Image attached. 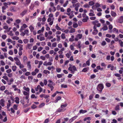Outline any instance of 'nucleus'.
<instances>
[{
	"label": "nucleus",
	"mask_w": 123,
	"mask_h": 123,
	"mask_svg": "<svg viewBox=\"0 0 123 123\" xmlns=\"http://www.w3.org/2000/svg\"><path fill=\"white\" fill-rule=\"evenodd\" d=\"M30 61L28 62L27 63V67L28 68H29L30 69H31V65L30 64Z\"/></svg>",
	"instance_id": "f8f14e48"
},
{
	"label": "nucleus",
	"mask_w": 123,
	"mask_h": 123,
	"mask_svg": "<svg viewBox=\"0 0 123 123\" xmlns=\"http://www.w3.org/2000/svg\"><path fill=\"white\" fill-rule=\"evenodd\" d=\"M89 18L88 17H86V18H83L82 20V21L83 22H86L87 21L88 19Z\"/></svg>",
	"instance_id": "9b49d317"
},
{
	"label": "nucleus",
	"mask_w": 123,
	"mask_h": 123,
	"mask_svg": "<svg viewBox=\"0 0 123 123\" xmlns=\"http://www.w3.org/2000/svg\"><path fill=\"white\" fill-rule=\"evenodd\" d=\"M77 116H76L72 118L69 120V122L70 123H71L74 120L77 118Z\"/></svg>",
	"instance_id": "423d86ee"
},
{
	"label": "nucleus",
	"mask_w": 123,
	"mask_h": 123,
	"mask_svg": "<svg viewBox=\"0 0 123 123\" xmlns=\"http://www.w3.org/2000/svg\"><path fill=\"white\" fill-rule=\"evenodd\" d=\"M73 26L74 28H76L78 27V25L77 24L75 23H74L73 24Z\"/></svg>",
	"instance_id": "c756f323"
},
{
	"label": "nucleus",
	"mask_w": 123,
	"mask_h": 123,
	"mask_svg": "<svg viewBox=\"0 0 123 123\" xmlns=\"http://www.w3.org/2000/svg\"><path fill=\"white\" fill-rule=\"evenodd\" d=\"M27 12V10H24L20 14V15L22 16H24L26 13Z\"/></svg>",
	"instance_id": "6e6552de"
},
{
	"label": "nucleus",
	"mask_w": 123,
	"mask_h": 123,
	"mask_svg": "<svg viewBox=\"0 0 123 123\" xmlns=\"http://www.w3.org/2000/svg\"><path fill=\"white\" fill-rule=\"evenodd\" d=\"M12 38L13 40H18L19 39V38L18 37H17L16 36H14L12 37Z\"/></svg>",
	"instance_id": "7c9ffc66"
},
{
	"label": "nucleus",
	"mask_w": 123,
	"mask_h": 123,
	"mask_svg": "<svg viewBox=\"0 0 123 123\" xmlns=\"http://www.w3.org/2000/svg\"><path fill=\"white\" fill-rule=\"evenodd\" d=\"M25 28L22 26L21 27L20 29L19 30V31L20 32H22L23 30H24Z\"/></svg>",
	"instance_id": "49530a36"
},
{
	"label": "nucleus",
	"mask_w": 123,
	"mask_h": 123,
	"mask_svg": "<svg viewBox=\"0 0 123 123\" xmlns=\"http://www.w3.org/2000/svg\"><path fill=\"white\" fill-rule=\"evenodd\" d=\"M34 7V5L33 4H31V6H30V9L32 10L33 8Z\"/></svg>",
	"instance_id": "c9c22d12"
},
{
	"label": "nucleus",
	"mask_w": 123,
	"mask_h": 123,
	"mask_svg": "<svg viewBox=\"0 0 123 123\" xmlns=\"http://www.w3.org/2000/svg\"><path fill=\"white\" fill-rule=\"evenodd\" d=\"M66 110V109L63 108L62 109L59 108L57 109L56 112H63Z\"/></svg>",
	"instance_id": "20e7f679"
},
{
	"label": "nucleus",
	"mask_w": 123,
	"mask_h": 123,
	"mask_svg": "<svg viewBox=\"0 0 123 123\" xmlns=\"http://www.w3.org/2000/svg\"><path fill=\"white\" fill-rule=\"evenodd\" d=\"M4 99H2L0 100V104L2 106H4Z\"/></svg>",
	"instance_id": "0eeeda50"
},
{
	"label": "nucleus",
	"mask_w": 123,
	"mask_h": 123,
	"mask_svg": "<svg viewBox=\"0 0 123 123\" xmlns=\"http://www.w3.org/2000/svg\"><path fill=\"white\" fill-rule=\"evenodd\" d=\"M123 16H121L118 19V22L120 23H123Z\"/></svg>",
	"instance_id": "39448f33"
},
{
	"label": "nucleus",
	"mask_w": 123,
	"mask_h": 123,
	"mask_svg": "<svg viewBox=\"0 0 123 123\" xmlns=\"http://www.w3.org/2000/svg\"><path fill=\"white\" fill-rule=\"evenodd\" d=\"M91 119L90 118V117H86L85 118L84 120V121H86L87 120H90Z\"/></svg>",
	"instance_id": "e433bc0d"
},
{
	"label": "nucleus",
	"mask_w": 123,
	"mask_h": 123,
	"mask_svg": "<svg viewBox=\"0 0 123 123\" xmlns=\"http://www.w3.org/2000/svg\"><path fill=\"white\" fill-rule=\"evenodd\" d=\"M12 71V70L10 69H9L6 71V72L7 73L9 74Z\"/></svg>",
	"instance_id": "603ef678"
},
{
	"label": "nucleus",
	"mask_w": 123,
	"mask_h": 123,
	"mask_svg": "<svg viewBox=\"0 0 123 123\" xmlns=\"http://www.w3.org/2000/svg\"><path fill=\"white\" fill-rule=\"evenodd\" d=\"M23 41L26 44L28 42L29 40L27 39H25L23 40Z\"/></svg>",
	"instance_id": "a19ab883"
},
{
	"label": "nucleus",
	"mask_w": 123,
	"mask_h": 123,
	"mask_svg": "<svg viewBox=\"0 0 123 123\" xmlns=\"http://www.w3.org/2000/svg\"><path fill=\"white\" fill-rule=\"evenodd\" d=\"M56 37L57 38V41H60V36L59 35H57Z\"/></svg>",
	"instance_id": "09e8293b"
},
{
	"label": "nucleus",
	"mask_w": 123,
	"mask_h": 123,
	"mask_svg": "<svg viewBox=\"0 0 123 123\" xmlns=\"http://www.w3.org/2000/svg\"><path fill=\"white\" fill-rule=\"evenodd\" d=\"M5 89V86H1L0 88V90L2 91L4 90Z\"/></svg>",
	"instance_id": "79ce46f5"
},
{
	"label": "nucleus",
	"mask_w": 123,
	"mask_h": 123,
	"mask_svg": "<svg viewBox=\"0 0 123 123\" xmlns=\"http://www.w3.org/2000/svg\"><path fill=\"white\" fill-rule=\"evenodd\" d=\"M61 97L60 96H58L56 98V99L55 100V102H57L58 100H59L61 99Z\"/></svg>",
	"instance_id": "4be33fe9"
},
{
	"label": "nucleus",
	"mask_w": 123,
	"mask_h": 123,
	"mask_svg": "<svg viewBox=\"0 0 123 123\" xmlns=\"http://www.w3.org/2000/svg\"><path fill=\"white\" fill-rule=\"evenodd\" d=\"M104 88V86L103 84H99L97 86V90L101 93L103 89Z\"/></svg>",
	"instance_id": "f257e3e1"
},
{
	"label": "nucleus",
	"mask_w": 123,
	"mask_h": 123,
	"mask_svg": "<svg viewBox=\"0 0 123 123\" xmlns=\"http://www.w3.org/2000/svg\"><path fill=\"white\" fill-rule=\"evenodd\" d=\"M28 48L29 49H31V47L32 46V43H30L29 44H28Z\"/></svg>",
	"instance_id": "bb28decb"
},
{
	"label": "nucleus",
	"mask_w": 123,
	"mask_h": 123,
	"mask_svg": "<svg viewBox=\"0 0 123 123\" xmlns=\"http://www.w3.org/2000/svg\"><path fill=\"white\" fill-rule=\"evenodd\" d=\"M68 69L69 71H71V73L72 74H74V71L72 70V68L71 67H70L68 68Z\"/></svg>",
	"instance_id": "9d476101"
},
{
	"label": "nucleus",
	"mask_w": 123,
	"mask_h": 123,
	"mask_svg": "<svg viewBox=\"0 0 123 123\" xmlns=\"http://www.w3.org/2000/svg\"><path fill=\"white\" fill-rule=\"evenodd\" d=\"M45 38L44 37H40L39 40L40 41H42V40H45Z\"/></svg>",
	"instance_id": "052dcab7"
},
{
	"label": "nucleus",
	"mask_w": 123,
	"mask_h": 123,
	"mask_svg": "<svg viewBox=\"0 0 123 123\" xmlns=\"http://www.w3.org/2000/svg\"><path fill=\"white\" fill-rule=\"evenodd\" d=\"M15 22L19 24L20 22L21 21L19 19H17L16 20Z\"/></svg>",
	"instance_id": "e2e57ef3"
},
{
	"label": "nucleus",
	"mask_w": 123,
	"mask_h": 123,
	"mask_svg": "<svg viewBox=\"0 0 123 123\" xmlns=\"http://www.w3.org/2000/svg\"><path fill=\"white\" fill-rule=\"evenodd\" d=\"M96 7L97 8L98 7H99L100 6V5L98 3H96V4L95 5Z\"/></svg>",
	"instance_id": "69168bd1"
},
{
	"label": "nucleus",
	"mask_w": 123,
	"mask_h": 123,
	"mask_svg": "<svg viewBox=\"0 0 123 123\" xmlns=\"http://www.w3.org/2000/svg\"><path fill=\"white\" fill-rule=\"evenodd\" d=\"M31 1V0H26L25 1L26 3L25 5H28L30 3Z\"/></svg>",
	"instance_id": "412c9836"
},
{
	"label": "nucleus",
	"mask_w": 123,
	"mask_h": 123,
	"mask_svg": "<svg viewBox=\"0 0 123 123\" xmlns=\"http://www.w3.org/2000/svg\"><path fill=\"white\" fill-rule=\"evenodd\" d=\"M67 105V104L65 105H62L61 106V107L62 108H63L66 107Z\"/></svg>",
	"instance_id": "5fc2aeb1"
},
{
	"label": "nucleus",
	"mask_w": 123,
	"mask_h": 123,
	"mask_svg": "<svg viewBox=\"0 0 123 123\" xmlns=\"http://www.w3.org/2000/svg\"><path fill=\"white\" fill-rule=\"evenodd\" d=\"M43 73L46 74H49L50 73V72L49 71L46 70H44L43 71Z\"/></svg>",
	"instance_id": "6ab92c4d"
},
{
	"label": "nucleus",
	"mask_w": 123,
	"mask_h": 123,
	"mask_svg": "<svg viewBox=\"0 0 123 123\" xmlns=\"http://www.w3.org/2000/svg\"><path fill=\"white\" fill-rule=\"evenodd\" d=\"M14 90L15 91H17L19 93H20L21 92V91H20V90L19 89H17V88H15L14 89Z\"/></svg>",
	"instance_id": "6e6d98bb"
},
{
	"label": "nucleus",
	"mask_w": 123,
	"mask_h": 123,
	"mask_svg": "<svg viewBox=\"0 0 123 123\" xmlns=\"http://www.w3.org/2000/svg\"><path fill=\"white\" fill-rule=\"evenodd\" d=\"M8 103L7 104V108H9L11 105V102L10 100H9L8 101Z\"/></svg>",
	"instance_id": "a878e982"
},
{
	"label": "nucleus",
	"mask_w": 123,
	"mask_h": 123,
	"mask_svg": "<svg viewBox=\"0 0 123 123\" xmlns=\"http://www.w3.org/2000/svg\"><path fill=\"white\" fill-rule=\"evenodd\" d=\"M75 31V29L74 28H71L69 31L70 33H73Z\"/></svg>",
	"instance_id": "393cba45"
},
{
	"label": "nucleus",
	"mask_w": 123,
	"mask_h": 123,
	"mask_svg": "<svg viewBox=\"0 0 123 123\" xmlns=\"http://www.w3.org/2000/svg\"><path fill=\"white\" fill-rule=\"evenodd\" d=\"M45 104L44 103H42L39 106V108H41L45 105Z\"/></svg>",
	"instance_id": "864d4df0"
},
{
	"label": "nucleus",
	"mask_w": 123,
	"mask_h": 123,
	"mask_svg": "<svg viewBox=\"0 0 123 123\" xmlns=\"http://www.w3.org/2000/svg\"><path fill=\"white\" fill-rule=\"evenodd\" d=\"M106 86L107 87H110L111 86V84L110 83H106Z\"/></svg>",
	"instance_id": "0e129e2a"
},
{
	"label": "nucleus",
	"mask_w": 123,
	"mask_h": 123,
	"mask_svg": "<svg viewBox=\"0 0 123 123\" xmlns=\"http://www.w3.org/2000/svg\"><path fill=\"white\" fill-rule=\"evenodd\" d=\"M48 86L49 87L51 88V91H52L54 89V87L52 85V84H49Z\"/></svg>",
	"instance_id": "2eb2a0df"
},
{
	"label": "nucleus",
	"mask_w": 123,
	"mask_h": 123,
	"mask_svg": "<svg viewBox=\"0 0 123 123\" xmlns=\"http://www.w3.org/2000/svg\"><path fill=\"white\" fill-rule=\"evenodd\" d=\"M111 16L113 17H115L116 15V14L115 12L111 11Z\"/></svg>",
	"instance_id": "ddd939ff"
},
{
	"label": "nucleus",
	"mask_w": 123,
	"mask_h": 123,
	"mask_svg": "<svg viewBox=\"0 0 123 123\" xmlns=\"http://www.w3.org/2000/svg\"><path fill=\"white\" fill-rule=\"evenodd\" d=\"M87 68H84L82 71V72H86L87 70Z\"/></svg>",
	"instance_id": "8fccbe9b"
},
{
	"label": "nucleus",
	"mask_w": 123,
	"mask_h": 123,
	"mask_svg": "<svg viewBox=\"0 0 123 123\" xmlns=\"http://www.w3.org/2000/svg\"><path fill=\"white\" fill-rule=\"evenodd\" d=\"M17 68V67L15 66H13L12 67V69L13 71H15Z\"/></svg>",
	"instance_id": "f3484780"
},
{
	"label": "nucleus",
	"mask_w": 123,
	"mask_h": 123,
	"mask_svg": "<svg viewBox=\"0 0 123 123\" xmlns=\"http://www.w3.org/2000/svg\"><path fill=\"white\" fill-rule=\"evenodd\" d=\"M40 58L41 59H42L43 60H45V57L41 56H40Z\"/></svg>",
	"instance_id": "bf43d9fd"
},
{
	"label": "nucleus",
	"mask_w": 123,
	"mask_h": 123,
	"mask_svg": "<svg viewBox=\"0 0 123 123\" xmlns=\"http://www.w3.org/2000/svg\"><path fill=\"white\" fill-rule=\"evenodd\" d=\"M98 21L97 20H96L95 21H93L92 22V24H93L94 25V26H95V25H96V24L98 23Z\"/></svg>",
	"instance_id": "b1692460"
},
{
	"label": "nucleus",
	"mask_w": 123,
	"mask_h": 123,
	"mask_svg": "<svg viewBox=\"0 0 123 123\" xmlns=\"http://www.w3.org/2000/svg\"><path fill=\"white\" fill-rule=\"evenodd\" d=\"M108 29V27L106 25H105L102 28V29L104 31L106 30H107Z\"/></svg>",
	"instance_id": "1a4fd4ad"
},
{
	"label": "nucleus",
	"mask_w": 123,
	"mask_h": 123,
	"mask_svg": "<svg viewBox=\"0 0 123 123\" xmlns=\"http://www.w3.org/2000/svg\"><path fill=\"white\" fill-rule=\"evenodd\" d=\"M10 10L12 12H15L17 11L16 8L15 7H10Z\"/></svg>",
	"instance_id": "7ed1b4c3"
},
{
	"label": "nucleus",
	"mask_w": 123,
	"mask_h": 123,
	"mask_svg": "<svg viewBox=\"0 0 123 123\" xmlns=\"http://www.w3.org/2000/svg\"><path fill=\"white\" fill-rule=\"evenodd\" d=\"M61 87L62 88H67V86L66 85L62 84L61 85Z\"/></svg>",
	"instance_id": "2f4dec72"
},
{
	"label": "nucleus",
	"mask_w": 123,
	"mask_h": 123,
	"mask_svg": "<svg viewBox=\"0 0 123 123\" xmlns=\"http://www.w3.org/2000/svg\"><path fill=\"white\" fill-rule=\"evenodd\" d=\"M113 32H114V31H116L117 33H118V30L115 28H114L113 29Z\"/></svg>",
	"instance_id": "c03bdc74"
},
{
	"label": "nucleus",
	"mask_w": 123,
	"mask_h": 123,
	"mask_svg": "<svg viewBox=\"0 0 123 123\" xmlns=\"http://www.w3.org/2000/svg\"><path fill=\"white\" fill-rule=\"evenodd\" d=\"M0 63L1 65L2 66L5 65V62L2 60H1L0 61Z\"/></svg>",
	"instance_id": "4d7b16f0"
},
{
	"label": "nucleus",
	"mask_w": 123,
	"mask_h": 123,
	"mask_svg": "<svg viewBox=\"0 0 123 123\" xmlns=\"http://www.w3.org/2000/svg\"><path fill=\"white\" fill-rule=\"evenodd\" d=\"M55 28L57 30H61V28L58 26V24H57L55 26Z\"/></svg>",
	"instance_id": "a211bd4d"
},
{
	"label": "nucleus",
	"mask_w": 123,
	"mask_h": 123,
	"mask_svg": "<svg viewBox=\"0 0 123 123\" xmlns=\"http://www.w3.org/2000/svg\"><path fill=\"white\" fill-rule=\"evenodd\" d=\"M82 35L80 34H79L76 36V37L78 38L79 39L81 38L82 37Z\"/></svg>",
	"instance_id": "4468645a"
},
{
	"label": "nucleus",
	"mask_w": 123,
	"mask_h": 123,
	"mask_svg": "<svg viewBox=\"0 0 123 123\" xmlns=\"http://www.w3.org/2000/svg\"><path fill=\"white\" fill-rule=\"evenodd\" d=\"M96 76L95 75L93 74L90 76V78L91 79H93L95 78Z\"/></svg>",
	"instance_id": "58836bf2"
},
{
	"label": "nucleus",
	"mask_w": 123,
	"mask_h": 123,
	"mask_svg": "<svg viewBox=\"0 0 123 123\" xmlns=\"http://www.w3.org/2000/svg\"><path fill=\"white\" fill-rule=\"evenodd\" d=\"M29 28L30 29V31L31 32L33 31V30L34 29V27L33 26H32V25L30 26L29 27Z\"/></svg>",
	"instance_id": "72a5a7b5"
},
{
	"label": "nucleus",
	"mask_w": 123,
	"mask_h": 123,
	"mask_svg": "<svg viewBox=\"0 0 123 123\" xmlns=\"http://www.w3.org/2000/svg\"><path fill=\"white\" fill-rule=\"evenodd\" d=\"M119 42L120 46L122 47H123V42L121 41H119Z\"/></svg>",
	"instance_id": "338daca9"
},
{
	"label": "nucleus",
	"mask_w": 123,
	"mask_h": 123,
	"mask_svg": "<svg viewBox=\"0 0 123 123\" xmlns=\"http://www.w3.org/2000/svg\"><path fill=\"white\" fill-rule=\"evenodd\" d=\"M101 26V24L100 23H98L96 24V25H95V26H95L96 27V28L97 27H99Z\"/></svg>",
	"instance_id": "37998d69"
},
{
	"label": "nucleus",
	"mask_w": 123,
	"mask_h": 123,
	"mask_svg": "<svg viewBox=\"0 0 123 123\" xmlns=\"http://www.w3.org/2000/svg\"><path fill=\"white\" fill-rule=\"evenodd\" d=\"M72 68V69H73L74 71H76L77 70L75 66H73Z\"/></svg>",
	"instance_id": "680f3d73"
},
{
	"label": "nucleus",
	"mask_w": 123,
	"mask_h": 123,
	"mask_svg": "<svg viewBox=\"0 0 123 123\" xmlns=\"http://www.w3.org/2000/svg\"><path fill=\"white\" fill-rule=\"evenodd\" d=\"M106 44V42L104 41H103L101 43V45L102 46H104Z\"/></svg>",
	"instance_id": "ea45409f"
},
{
	"label": "nucleus",
	"mask_w": 123,
	"mask_h": 123,
	"mask_svg": "<svg viewBox=\"0 0 123 123\" xmlns=\"http://www.w3.org/2000/svg\"><path fill=\"white\" fill-rule=\"evenodd\" d=\"M108 27L109 29L111 30L113 28V26L111 25L110 24L109 25Z\"/></svg>",
	"instance_id": "a18cd8bd"
},
{
	"label": "nucleus",
	"mask_w": 123,
	"mask_h": 123,
	"mask_svg": "<svg viewBox=\"0 0 123 123\" xmlns=\"http://www.w3.org/2000/svg\"><path fill=\"white\" fill-rule=\"evenodd\" d=\"M93 29L94 30L93 32H92V34L94 35H95L98 33V31L97 29H96V27L95 26H93Z\"/></svg>",
	"instance_id": "f03ea898"
},
{
	"label": "nucleus",
	"mask_w": 123,
	"mask_h": 123,
	"mask_svg": "<svg viewBox=\"0 0 123 123\" xmlns=\"http://www.w3.org/2000/svg\"><path fill=\"white\" fill-rule=\"evenodd\" d=\"M102 123H106V120L104 119H102L101 120Z\"/></svg>",
	"instance_id": "774afa93"
},
{
	"label": "nucleus",
	"mask_w": 123,
	"mask_h": 123,
	"mask_svg": "<svg viewBox=\"0 0 123 123\" xmlns=\"http://www.w3.org/2000/svg\"><path fill=\"white\" fill-rule=\"evenodd\" d=\"M24 33H25V34H26L27 36H28V33L29 32V31L28 30H26L24 31Z\"/></svg>",
	"instance_id": "cd10ccee"
},
{
	"label": "nucleus",
	"mask_w": 123,
	"mask_h": 123,
	"mask_svg": "<svg viewBox=\"0 0 123 123\" xmlns=\"http://www.w3.org/2000/svg\"><path fill=\"white\" fill-rule=\"evenodd\" d=\"M89 4L90 6H92L94 4V3L93 1H91L89 2Z\"/></svg>",
	"instance_id": "473e14b6"
},
{
	"label": "nucleus",
	"mask_w": 123,
	"mask_h": 123,
	"mask_svg": "<svg viewBox=\"0 0 123 123\" xmlns=\"http://www.w3.org/2000/svg\"><path fill=\"white\" fill-rule=\"evenodd\" d=\"M52 64V63L50 62H49L46 63V64H45V66L51 65ZM45 65V64H44Z\"/></svg>",
	"instance_id": "3c124183"
},
{
	"label": "nucleus",
	"mask_w": 123,
	"mask_h": 123,
	"mask_svg": "<svg viewBox=\"0 0 123 123\" xmlns=\"http://www.w3.org/2000/svg\"><path fill=\"white\" fill-rule=\"evenodd\" d=\"M87 112V111L83 110H81L80 111V113H84Z\"/></svg>",
	"instance_id": "5701e85b"
},
{
	"label": "nucleus",
	"mask_w": 123,
	"mask_h": 123,
	"mask_svg": "<svg viewBox=\"0 0 123 123\" xmlns=\"http://www.w3.org/2000/svg\"><path fill=\"white\" fill-rule=\"evenodd\" d=\"M57 45V43H54L52 44V46L53 47H55Z\"/></svg>",
	"instance_id": "13d9d810"
},
{
	"label": "nucleus",
	"mask_w": 123,
	"mask_h": 123,
	"mask_svg": "<svg viewBox=\"0 0 123 123\" xmlns=\"http://www.w3.org/2000/svg\"><path fill=\"white\" fill-rule=\"evenodd\" d=\"M7 37L5 35H2L1 36L2 38L3 39H5Z\"/></svg>",
	"instance_id": "de8ad7c7"
},
{
	"label": "nucleus",
	"mask_w": 123,
	"mask_h": 123,
	"mask_svg": "<svg viewBox=\"0 0 123 123\" xmlns=\"http://www.w3.org/2000/svg\"><path fill=\"white\" fill-rule=\"evenodd\" d=\"M68 0H67L66 1L65 3L63 5V6L64 7H66L67 5L68 4Z\"/></svg>",
	"instance_id": "f704fd0d"
},
{
	"label": "nucleus",
	"mask_w": 123,
	"mask_h": 123,
	"mask_svg": "<svg viewBox=\"0 0 123 123\" xmlns=\"http://www.w3.org/2000/svg\"><path fill=\"white\" fill-rule=\"evenodd\" d=\"M15 63L18 66L20 65V64L21 63V62L19 60L18 61H16Z\"/></svg>",
	"instance_id": "4c0bfd02"
},
{
	"label": "nucleus",
	"mask_w": 123,
	"mask_h": 123,
	"mask_svg": "<svg viewBox=\"0 0 123 123\" xmlns=\"http://www.w3.org/2000/svg\"><path fill=\"white\" fill-rule=\"evenodd\" d=\"M16 100H15V102L17 104H18L19 103V98L18 97H17L15 98Z\"/></svg>",
	"instance_id": "aec40b11"
},
{
	"label": "nucleus",
	"mask_w": 123,
	"mask_h": 123,
	"mask_svg": "<svg viewBox=\"0 0 123 123\" xmlns=\"http://www.w3.org/2000/svg\"><path fill=\"white\" fill-rule=\"evenodd\" d=\"M13 78H11L9 80V82L8 83V84L9 85H10L12 84V83L13 82Z\"/></svg>",
	"instance_id": "dca6fc26"
},
{
	"label": "nucleus",
	"mask_w": 123,
	"mask_h": 123,
	"mask_svg": "<svg viewBox=\"0 0 123 123\" xmlns=\"http://www.w3.org/2000/svg\"><path fill=\"white\" fill-rule=\"evenodd\" d=\"M61 38L62 39H64L65 38V34L64 33H62L61 35Z\"/></svg>",
	"instance_id": "c85d7f7f"
}]
</instances>
